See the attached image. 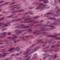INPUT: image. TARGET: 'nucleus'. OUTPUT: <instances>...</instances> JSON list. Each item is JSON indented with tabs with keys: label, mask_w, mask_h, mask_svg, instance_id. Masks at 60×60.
Segmentation results:
<instances>
[{
	"label": "nucleus",
	"mask_w": 60,
	"mask_h": 60,
	"mask_svg": "<svg viewBox=\"0 0 60 60\" xmlns=\"http://www.w3.org/2000/svg\"><path fill=\"white\" fill-rule=\"evenodd\" d=\"M3 23H3V22L0 23V25H1V24H3Z\"/></svg>",
	"instance_id": "61"
},
{
	"label": "nucleus",
	"mask_w": 60,
	"mask_h": 60,
	"mask_svg": "<svg viewBox=\"0 0 60 60\" xmlns=\"http://www.w3.org/2000/svg\"><path fill=\"white\" fill-rule=\"evenodd\" d=\"M53 14V13H47V14H45V15H49V14Z\"/></svg>",
	"instance_id": "21"
},
{
	"label": "nucleus",
	"mask_w": 60,
	"mask_h": 60,
	"mask_svg": "<svg viewBox=\"0 0 60 60\" xmlns=\"http://www.w3.org/2000/svg\"><path fill=\"white\" fill-rule=\"evenodd\" d=\"M44 26H50L51 28H49V29L50 30H52V29L55 28V27H54V26H52L50 25H49L48 24L45 25Z\"/></svg>",
	"instance_id": "1"
},
{
	"label": "nucleus",
	"mask_w": 60,
	"mask_h": 60,
	"mask_svg": "<svg viewBox=\"0 0 60 60\" xmlns=\"http://www.w3.org/2000/svg\"><path fill=\"white\" fill-rule=\"evenodd\" d=\"M10 38H11V37H9L8 38V39H10Z\"/></svg>",
	"instance_id": "63"
},
{
	"label": "nucleus",
	"mask_w": 60,
	"mask_h": 60,
	"mask_svg": "<svg viewBox=\"0 0 60 60\" xmlns=\"http://www.w3.org/2000/svg\"><path fill=\"white\" fill-rule=\"evenodd\" d=\"M2 11V10L1 9H0V12H1V11Z\"/></svg>",
	"instance_id": "60"
},
{
	"label": "nucleus",
	"mask_w": 60,
	"mask_h": 60,
	"mask_svg": "<svg viewBox=\"0 0 60 60\" xmlns=\"http://www.w3.org/2000/svg\"><path fill=\"white\" fill-rule=\"evenodd\" d=\"M13 16V15H10L8 17V18H10V17H11Z\"/></svg>",
	"instance_id": "42"
},
{
	"label": "nucleus",
	"mask_w": 60,
	"mask_h": 60,
	"mask_svg": "<svg viewBox=\"0 0 60 60\" xmlns=\"http://www.w3.org/2000/svg\"><path fill=\"white\" fill-rule=\"evenodd\" d=\"M19 6V5H12V6L11 7V8H12V7H13V9H15L16 7H18Z\"/></svg>",
	"instance_id": "7"
},
{
	"label": "nucleus",
	"mask_w": 60,
	"mask_h": 60,
	"mask_svg": "<svg viewBox=\"0 0 60 60\" xmlns=\"http://www.w3.org/2000/svg\"><path fill=\"white\" fill-rule=\"evenodd\" d=\"M19 55V54L18 53H17L16 54V56H18Z\"/></svg>",
	"instance_id": "58"
},
{
	"label": "nucleus",
	"mask_w": 60,
	"mask_h": 60,
	"mask_svg": "<svg viewBox=\"0 0 60 60\" xmlns=\"http://www.w3.org/2000/svg\"><path fill=\"white\" fill-rule=\"evenodd\" d=\"M55 47H56V45H53L51 46V48H53Z\"/></svg>",
	"instance_id": "27"
},
{
	"label": "nucleus",
	"mask_w": 60,
	"mask_h": 60,
	"mask_svg": "<svg viewBox=\"0 0 60 60\" xmlns=\"http://www.w3.org/2000/svg\"><path fill=\"white\" fill-rule=\"evenodd\" d=\"M20 8H21V7H19L18 8H16L17 9H20Z\"/></svg>",
	"instance_id": "51"
},
{
	"label": "nucleus",
	"mask_w": 60,
	"mask_h": 60,
	"mask_svg": "<svg viewBox=\"0 0 60 60\" xmlns=\"http://www.w3.org/2000/svg\"><path fill=\"white\" fill-rule=\"evenodd\" d=\"M29 12L30 14H33V13H31V11H30Z\"/></svg>",
	"instance_id": "44"
},
{
	"label": "nucleus",
	"mask_w": 60,
	"mask_h": 60,
	"mask_svg": "<svg viewBox=\"0 0 60 60\" xmlns=\"http://www.w3.org/2000/svg\"><path fill=\"white\" fill-rule=\"evenodd\" d=\"M4 44V43L3 42V41H1L0 43V45H1L2 44Z\"/></svg>",
	"instance_id": "31"
},
{
	"label": "nucleus",
	"mask_w": 60,
	"mask_h": 60,
	"mask_svg": "<svg viewBox=\"0 0 60 60\" xmlns=\"http://www.w3.org/2000/svg\"><path fill=\"white\" fill-rule=\"evenodd\" d=\"M56 57H58V56H56V54L54 56V58H53V60H54V59H55Z\"/></svg>",
	"instance_id": "20"
},
{
	"label": "nucleus",
	"mask_w": 60,
	"mask_h": 60,
	"mask_svg": "<svg viewBox=\"0 0 60 60\" xmlns=\"http://www.w3.org/2000/svg\"><path fill=\"white\" fill-rule=\"evenodd\" d=\"M31 51L30 49L29 48L28 49V50H27L26 51V52H24V54L25 55H27L28 53H29V52H30V51Z\"/></svg>",
	"instance_id": "6"
},
{
	"label": "nucleus",
	"mask_w": 60,
	"mask_h": 60,
	"mask_svg": "<svg viewBox=\"0 0 60 60\" xmlns=\"http://www.w3.org/2000/svg\"><path fill=\"white\" fill-rule=\"evenodd\" d=\"M12 57V56L11 57H10L9 58H7V60H10L11 59Z\"/></svg>",
	"instance_id": "22"
},
{
	"label": "nucleus",
	"mask_w": 60,
	"mask_h": 60,
	"mask_svg": "<svg viewBox=\"0 0 60 60\" xmlns=\"http://www.w3.org/2000/svg\"><path fill=\"white\" fill-rule=\"evenodd\" d=\"M45 1L44 2V3H46L48 2V0H41V1Z\"/></svg>",
	"instance_id": "17"
},
{
	"label": "nucleus",
	"mask_w": 60,
	"mask_h": 60,
	"mask_svg": "<svg viewBox=\"0 0 60 60\" xmlns=\"http://www.w3.org/2000/svg\"><path fill=\"white\" fill-rule=\"evenodd\" d=\"M23 26L24 25L23 24H22L21 25V27H19V26H17V27L18 28H29V26H25L23 27Z\"/></svg>",
	"instance_id": "2"
},
{
	"label": "nucleus",
	"mask_w": 60,
	"mask_h": 60,
	"mask_svg": "<svg viewBox=\"0 0 60 60\" xmlns=\"http://www.w3.org/2000/svg\"><path fill=\"white\" fill-rule=\"evenodd\" d=\"M15 49L14 48H12L8 50L9 51H13Z\"/></svg>",
	"instance_id": "12"
},
{
	"label": "nucleus",
	"mask_w": 60,
	"mask_h": 60,
	"mask_svg": "<svg viewBox=\"0 0 60 60\" xmlns=\"http://www.w3.org/2000/svg\"><path fill=\"white\" fill-rule=\"evenodd\" d=\"M60 46V45L58 44V45H55V47H59Z\"/></svg>",
	"instance_id": "32"
},
{
	"label": "nucleus",
	"mask_w": 60,
	"mask_h": 60,
	"mask_svg": "<svg viewBox=\"0 0 60 60\" xmlns=\"http://www.w3.org/2000/svg\"><path fill=\"white\" fill-rule=\"evenodd\" d=\"M4 48V46H0V48Z\"/></svg>",
	"instance_id": "54"
},
{
	"label": "nucleus",
	"mask_w": 60,
	"mask_h": 60,
	"mask_svg": "<svg viewBox=\"0 0 60 60\" xmlns=\"http://www.w3.org/2000/svg\"><path fill=\"white\" fill-rule=\"evenodd\" d=\"M13 38H11V39L10 40V41H13V40H14V39H15V38L16 39V38H18V37L16 36V35H13Z\"/></svg>",
	"instance_id": "5"
},
{
	"label": "nucleus",
	"mask_w": 60,
	"mask_h": 60,
	"mask_svg": "<svg viewBox=\"0 0 60 60\" xmlns=\"http://www.w3.org/2000/svg\"><path fill=\"white\" fill-rule=\"evenodd\" d=\"M9 24V22H8L7 23V24H4V26H5L4 27H4L5 26L6 27H7V25H8V24Z\"/></svg>",
	"instance_id": "14"
},
{
	"label": "nucleus",
	"mask_w": 60,
	"mask_h": 60,
	"mask_svg": "<svg viewBox=\"0 0 60 60\" xmlns=\"http://www.w3.org/2000/svg\"><path fill=\"white\" fill-rule=\"evenodd\" d=\"M43 40V39H41L38 40V41H42Z\"/></svg>",
	"instance_id": "38"
},
{
	"label": "nucleus",
	"mask_w": 60,
	"mask_h": 60,
	"mask_svg": "<svg viewBox=\"0 0 60 60\" xmlns=\"http://www.w3.org/2000/svg\"><path fill=\"white\" fill-rule=\"evenodd\" d=\"M58 49H54V50H50V51H55V52H56L57 51V50Z\"/></svg>",
	"instance_id": "11"
},
{
	"label": "nucleus",
	"mask_w": 60,
	"mask_h": 60,
	"mask_svg": "<svg viewBox=\"0 0 60 60\" xmlns=\"http://www.w3.org/2000/svg\"><path fill=\"white\" fill-rule=\"evenodd\" d=\"M4 2V1H0V4H1V3H3Z\"/></svg>",
	"instance_id": "48"
},
{
	"label": "nucleus",
	"mask_w": 60,
	"mask_h": 60,
	"mask_svg": "<svg viewBox=\"0 0 60 60\" xmlns=\"http://www.w3.org/2000/svg\"><path fill=\"white\" fill-rule=\"evenodd\" d=\"M15 2H12V3H11V4H9V5H12V4H15Z\"/></svg>",
	"instance_id": "28"
},
{
	"label": "nucleus",
	"mask_w": 60,
	"mask_h": 60,
	"mask_svg": "<svg viewBox=\"0 0 60 60\" xmlns=\"http://www.w3.org/2000/svg\"><path fill=\"white\" fill-rule=\"evenodd\" d=\"M24 10L22 9V12H24Z\"/></svg>",
	"instance_id": "50"
},
{
	"label": "nucleus",
	"mask_w": 60,
	"mask_h": 60,
	"mask_svg": "<svg viewBox=\"0 0 60 60\" xmlns=\"http://www.w3.org/2000/svg\"><path fill=\"white\" fill-rule=\"evenodd\" d=\"M59 11L60 12V9H59L57 11H56V13H58L59 15V13H58Z\"/></svg>",
	"instance_id": "30"
},
{
	"label": "nucleus",
	"mask_w": 60,
	"mask_h": 60,
	"mask_svg": "<svg viewBox=\"0 0 60 60\" xmlns=\"http://www.w3.org/2000/svg\"><path fill=\"white\" fill-rule=\"evenodd\" d=\"M18 17V16H15L14 17H13L12 18H17Z\"/></svg>",
	"instance_id": "49"
},
{
	"label": "nucleus",
	"mask_w": 60,
	"mask_h": 60,
	"mask_svg": "<svg viewBox=\"0 0 60 60\" xmlns=\"http://www.w3.org/2000/svg\"><path fill=\"white\" fill-rule=\"evenodd\" d=\"M8 35H11V32H8Z\"/></svg>",
	"instance_id": "36"
},
{
	"label": "nucleus",
	"mask_w": 60,
	"mask_h": 60,
	"mask_svg": "<svg viewBox=\"0 0 60 60\" xmlns=\"http://www.w3.org/2000/svg\"><path fill=\"white\" fill-rule=\"evenodd\" d=\"M42 4H40V5H42Z\"/></svg>",
	"instance_id": "56"
},
{
	"label": "nucleus",
	"mask_w": 60,
	"mask_h": 60,
	"mask_svg": "<svg viewBox=\"0 0 60 60\" xmlns=\"http://www.w3.org/2000/svg\"><path fill=\"white\" fill-rule=\"evenodd\" d=\"M55 39L56 40H60V38L56 37L55 38Z\"/></svg>",
	"instance_id": "24"
},
{
	"label": "nucleus",
	"mask_w": 60,
	"mask_h": 60,
	"mask_svg": "<svg viewBox=\"0 0 60 60\" xmlns=\"http://www.w3.org/2000/svg\"><path fill=\"white\" fill-rule=\"evenodd\" d=\"M15 49L17 51H19L20 50V49L19 48V47H17L15 48Z\"/></svg>",
	"instance_id": "13"
},
{
	"label": "nucleus",
	"mask_w": 60,
	"mask_h": 60,
	"mask_svg": "<svg viewBox=\"0 0 60 60\" xmlns=\"http://www.w3.org/2000/svg\"><path fill=\"white\" fill-rule=\"evenodd\" d=\"M29 37V36H25V37Z\"/></svg>",
	"instance_id": "55"
},
{
	"label": "nucleus",
	"mask_w": 60,
	"mask_h": 60,
	"mask_svg": "<svg viewBox=\"0 0 60 60\" xmlns=\"http://www.w3.org/2000/svg\"><path fill=\"white\" fill-rule=\"evenodd\" d=\"M39 17V16H38L36 17H34V19H38V18Z\"/></svg>",
	"instance_id": "34"
},
{
	"label": "nucleus",
	"mask_w": 60,
	"mask_h": 60,
	"mask_svg": "<svg viewBox=\"0 0 60 60\" xmlns=\"http://www.w3.org/2000/svg\"><path fill=\"white\" fill-rule=\"evenodd\" d=\"M41 26V25L39 24L38 25V26Z\"/></svg>",
	"instance_id": "64"
},
{
	"label": "nucleus",
	"mask_w": 60,
	"mask_h": 60,
	"mask_svg": "<svg viewBox=\"0 0 60 60\" xmlns=\"http://www.w3.org/2000/svg\"><path fill=\"white\" fill-rule=\"evenodd\" d=\"M6 45H9V44H8V43L7 42L6 43Z\"/></svg>",
	"instance_id": "53"
},
{
	"label": "nucleus",
	"mask_w": 60,
	"mask_h": 60,
	"mask_svg": "<svg viewBox=\"0 0 60 60\" xmlns=\"http://www.w3.org/2000/svg\"><path fill=\"white\" fill-rule=\"evenodd\" d=\"M38 23V21H36L35 22H34L33 24H31L30 25L31 26H33V25H34V24H35V23Z\"/></svg>",
	"instance_id": "16"
},
{
	"label": "nucleus",
	"mask_w": 60,
	"mask_h": 60,
	"mask_svg": "<svg viewBox=\"0 0 60 60\" xmlns=\"http://www.w3.org/2000/svg\"><path fill=\"white\" fill-rule=\"evenodd\" d=\"M26 30H23L22 31H19V30H18L17 31V30L16 31V32H17V33H19V32H23V31H26Z\"/></svg>",
	"instance_id": "10"
},
{
	"label": "nucleus",
	"mask_w": 60,
	"mask_h": 60,
	"mask_svg": "<svg viewBox=\"0 0 60 60\" xmlns=\"http://www.w3.org/2000/svg\"><path fill=\"white\" fill-rule=\"evenodd\" d=\"M48 19H54V18H48Z\"/></svg>",
	"instance_id": "35"
},
{
	"label": "nucleus",
	"mask_w": 60,
	"mask_h": 60,
	"mask_svg": "<svg viewBox=\"0 0 60 60\" xmlns=\"http://www.w3.org/2000/svg\"><path fill=\"white\" fill-rule=\"evenodd\" d=\"M49 37H56V36H57V35L55 36H53L52 35H48Z\"/></svg>",
	"instance_id": "9"
},
{
	"label": "nucleus",
	"mask_w": 60,
	"mask_h": 60,
	"mask_svg": "<svg viewBox=\"0 0 60 60\" xmlns=\"http://www.w3.org/2000/svg\"><path fill=\"white\" fill-rule=\"evenodd\" d=\"M3 41L4 42H7V41H8V40H4V41Z\"/></svg>",
	"instance_id": "46"
},
{
	"label": "nucleus",
	"mask_w": 60,
	"mask_h": 60,
	"mask_svg": "<svg viewBox=\"0 0 60 60\" xmlns=\"http://www.w3.org/2000/svg\"><path fill=\"white\" fill-rule=\"evenodd\" d=\"M11 3V2H6L5 3V5H7V4H9V3Z\"/></svg>",
	"instance_id": "23"
},
{
	"label": "nucleus",
	"mask_w": 60,
	"mask_h": 60,
	"mask_svg": "<svg viewBox=\"0 0 60 60\" xmlns=\"http://www.w3.org/2000/svg\"><path fill=\"white\" fill-rule=\"evenodd\" d=\"M2 13H5L6 12L4 11H3L2 12Z\"/></svg>",
	"instance_id": "57"
},
{
	"label": "nucleus",
	"mask_w": 60,
	"mask_h": 60,
	"mask_svg": "<svg viewBox=\"0 0 60 60\" xmlns=\"http://www.w3.org/2000/svg\"><path fill=\"white\" fill-rule=\"evenodd\" d=\"M19 12H22V9L19 10Z\"/></svg>",
	"instance_id": "47"
},
{
	"label": "nucleus",
	"mask_w": 60,
	"mask_h": 60,
	"mask_svg": "<svg viewBox=\"0 0 60 60\" xmlns=\"http://www.w3.org/2000/svg\"><path fill=\"white\" fill-rule=\"evenodd\" d=\"M42 30L44 31L45 30H46V29L45 28H43L42 29Z\"/></svg>",
	"instance_id": "33"
},
{
	"label": "nucleus",
	"mask_w": 60,
	"mask_h": 60,
	"mask_svg": "<svg viewBox=\"0 0 60 60\" xmlns=\"http://www.w3.org/2000/svg\"><path fill=\"white\" fill-rule=\"evenodd\" d=\"M49 55H47L46 56H45L43 57V59H45L46 58V57H49Z\"/></svg>",
	"instance_id": "25"
},
{
	"label": "nucleus",
	"mask_w": 60,
	"mask_h": 60,
	"mask_svg": "<svg viewBox=\"0 0 60 60\" xmlns=\"http://www.w3.org/2000/svg\"><path fill=\"white\" fill-rule=\"evenodd\" d=\"M31 56H30L29 57L27 58L26 60H29V59H30V57Z\"/></svg>",
	"instance_id": "40"
},
{
	"label": "nucleus",
	"mask_w": 60,
	"mask_h": 60,
	"mask_svg": "<svg viewBox=\"0 0 60 60\" xmlns=\"http://www.w3.org/2000/svg\"><path fill=\"white\" fill-rule=\"evenodd\" d=\"M6 32H3L2 34V35H3L4 36L6 35Z\"/></svg>",
	"instance_id": "19"
},
{
	"label": "nucleus",
	"mask_w": 60,
	"mask_h": 60,
	"mask_svg": "<svg viewBox=\"0 0 60 60\" xmlns=\"http://www.w3.org/2000/svg\"><path fill=\"white\" fill-rule=\"evenodd\" d=\"M49 48V46H48L46 48V49H48V48Z\"/></svg>",
	"instance_id": "62"
},
{
	"label": "nucleus",
	"mask_w": 60,
	"mask_h": 60,
	"mask_svg": "<svg viewBox=\"0 0 60 60\" xmlns=\"http://www.w3.org/2000/svg\"><path fill=\"white\" fill-rule=\"evenodd\" d=\"M34 21V20H31L30 21H28V22H25L24 23H29V22H33Z\"/></svg>",
	"instance_id": "15"
},
{
	"label": "nucleus",
	"mask_w": 60,
	"mask_h": 60,
	"mask_svg": "<svg viewBox=\"0 0 60 60\" xmlns=\"http://www.w3.org/2000/svg\"><path fill=\"white\" fill-rule=\"evenodd\" d=\"M14 42L15 43H16V40H14Z\"/></svg>",
	"instance_id": "43"
},
{
	"label": "nucleus",
	"mask_w": 60,
	"mask_h": 60,
	"mask_svg": "<svg viewBox=\"0 0 60 60\" xmlns=\"http://www.w3.org/2000/svg\"><path fill=\"white\" fill-rule=\"evenodd\" d=\"M41 31V30H37L36 31L34 32H33V34H36V35H39L40 34H41V33H40V32Z\"/></svg>",
	"instance_id": "3"
},
{
	"label": "nucleus",
	"mask_w": 60,
	"mask_h": 60,
	"mask_svg": "<svg viewBox=\"0 0 60 60\" xmlns=\"http://www.w3.org/2000/svg\"><path fill=\"white\" fill-rule=\"evenodd\" d=\"M15 55V54H13V55H11V56H14Z\"/></svg>",
	"instance_id": "59"
},
{
	"label": "nucleus",
	"mask_w": 60,
	"mask_h": 60,
	"mask_svg": "<svg viewBox=\"0 0 60 60\" xmlns=\"http://www.w3.org/2000/svg\"><path fill=\"white\" fill-rule=\"evenodd\" d=\"M19 38L20 39H22V40L23 39H24V37L23 36L22 37H20Z\"/></svg>",
	"instance_id": "29"
},
{
	"label": "nucleus",
	"mask_w": 60,
	"mask_h": 60,
	"mask_svg": "<svg viewBox=\"0 0 60 60\" xmlns=\"http://www.w3.org/2000/svg\"><path fill=\"white\" fill-rule=\"evenodd\" d=\"M21 20V19H19L17 20V21H19V20Z\"/></svg>",
	"instance_id": "52"
},
{
	"label": "nucleus",
	"mask_w": 60,
	"mask_h": 60,
	"mask_svg": "<svg viewBox=\"0 0 60 60\" xmlns=\"http://www.w3.org/2000/svg\"><path fill=\"white\" fill-rule=\"evenodd\" d=\"M39 47H38L35 48V49H34L32 50H31V51H33V52H30V53L28 55H30V54H32V53H34V51H36L37 50L38 48Z\"/></svg>",
	"instance_id": "4"
},
{
	"label": "nucleus",
	"mask_w": 60,
	"mask_h": 60,
	"mask_svg": "<svg viewBox=\"0 0 60 60\" xmlns=\"http://www.w3.org/2000/svg\"><path fill=\"white\" fill-rule=\"evenodd\" d=\"M9 54V53H4L3 55H2V57H4V56H6L7 54Z\"/></svg>",
	"instance_id": "8"
},
{
	"label": "nucleus",
	"mask_w": 60,
	"mask_h": 60,
	"mask_svg": "<svg viewBox=\"0 0 60 60\" xmlns=\"http://www.w3.org/2000/svg\"><path fill=\"white\" fill-rule=\"evenodd\" d=\"M29 31L30 32H31L32 31V30L31 29H30L29 30Z\"/></svg>",
	"instance_id": "37"
},
{
	"label": "nucleus",
	"mask_w": 60,
	"mask_h": 60,
	"mask_svg": "<svg viewBox=\"0 0 60 60\" xmlns=\"http://www.w3.org/2000/svg\"><path fill=\"white\" fill-rule=\"evenodd\" d=\"M31 19V18H28L27 19H25V21H27V20H30V19Z\"/></svg>",
	"instance_id": "26"
},
{
	"label": "nucleus",
	"mask_w": 60,
	"mask_h": 60,
	"mask_svg": "<svg viewBox=\"0 0 60 60\" xmlns=\"http://www.w3.org/2000/svg\"><path fill=\"white\" fill-rule=\"evenodd\" d=\"M34 46H35V45H32V46H31V47L32 48V47H34Z\"/></svg>",
	"instance_id": "45"
},
{
	"label": "nucleus",
	"mask_w": 60,
	"mask_h": 60,
	"mask_svg": "<svg viewBox=\"0 0 60 60\" xmlns=\"http://www.w3.org/2000/svg\"><path fill=\"white\" fill-rule=\"evenodd\" d=\"M19 12V10H17L16 11H15L14 12L15 13L16 12Z\"/></svg>",
	"instance_id": "41"
},
{
	"label": "nucleus",
	"mask_w": 60,
	"mask_h": 60,
	"mask_svg": "<svg viewBox=\"0 0 60 60\" xmlns=\"http://www.w3.org/2000/svg\"><path fill=\"white\" fill-rule=\"evenodd\" d=\"M41 8V6H39L38 8H37L36 9V10H38V9H40Z\"/></svg>",
	"instance_id": "18"
},
{
	"label": "nucleus",
	"mask_w": 60,
	"mask_h": 60,
	"mask_svg": "<svg viewBox=\"0 0 60 60\" xmlns=\"http://www.w3.org/2000/svg\"><path fill=\"white\" fill-rule=\"evenodd\" d=\"M4 18H2L1 19H0V20H4Z\"/></svg>",
	"instance_id": "39"
}]
</instances>
